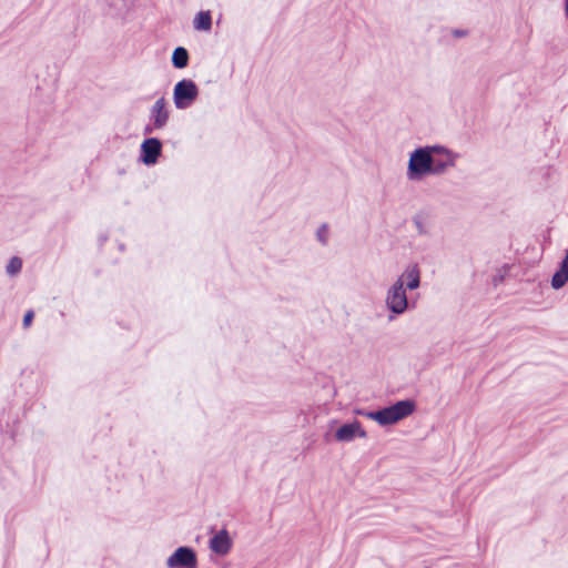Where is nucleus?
Here are the masks:
<instances>
[{"label": "nucleus", "instance_id": "obj_1", "mask_svg": "<svg viewBox=\"0 0 568 568\" xmlns=\"http://www.w3.org/2000/svg\"><path fill=\"white\" fill-rule=\"evenodd\" d=\"M430 145L419 146L409 153L406 178L410 182H420L429 175H436Z\"/></svg>", "mask_w": 568, "mask_h": 568}, {"label": "nucleus", "instance_id": "obj_2", "mask_svg": "<svg viewBox=\"0 0 568 568\" xmlns=\"http://www.w3.org/2000/svg\"><path fill=\"white\" fill-rule=\"evenodd\" d=\"M416 405L412 399H404L376 412H361L357 414L376 422L381 426H388L400 422L414 413Z\"/></svg>", "mask_w": 568, "mask_h": 568}, {"label": "nucleus", "instance_id": "obj_3", "mask_svg": "<svg viewBox=\"0 0 568 568\" xmlns=\"http://www.w3.org/2000/svg\"><path fill=\"white\" fill-rule=\"evenodd\" d=\"M384 303L390 313L389 320L403 315L409 308L407 291L402 287L400 283L393 282L385 292Z\"/></svg>", "mask_w": 568, "mask_h": 568}, {"label": "nucleus", "instance_id": "obj_4", "mask_svg": "<svg viewBox=\"0 0 568 568\" xmlns=\"http://www.w3.org/2000/svg\"><path fill=\"white\" fill-rule=\"evenodd\" d=\"M197 85L190 79H183L174 85L173 102L176 109H187L197 99Z\"/></svg>", "mask_w": 568, "mask_h": 568}, {"label": "nucleus", "instance_id": "obj_5", "mask_svg": "<svg viewBox=\"0 0 568 568\" xmlns=\"http://www.w3.org/2000/svg\"><path fill=\"white\" fill-rule=\"evenodd\" d=\"M430 151L433 154V162L435 163V173L436 175L444 174L447 170L454 168L456 165L459 155L440 144L430 145Z\"/></svg>", "mask_w": 568, "mask_h": 568}, {"label": "nucleus", "instance_id": "obj_6", "mask_svg": "<svg viewBox=\"0 0 568 568\" xmlns=\"http://www.w3.org/2000/svg\"><path fill=\"white\" fill-rule=\"evenodd\" d=\"M166 568H197V557L191 547H179L166 558Z\"/></svg>", "mask_w": 568, "mask_h": 568}, {"label": "nucleus", "instance_id": "obj_7", "mask_svg": "<svg viewBox=\"0 0 568 568\" xmlns=\"http://www.w3.org/2000/svg\"><path fill=\"white\" fill-rule=\"evenodd\" d=\"M422 271L417 263L407 264L403 272L394 281L400 283L406 291H415L420 286Z\"/></svg>", "mask_w": 568, "mask_h": 568}, {"label": "nucleus", "instance_id": "obj_8", "mask_svg": "<svg viewBox=\"0 0 568 568\" xmlns=\"http://www.w3.org/2000/svg\"><path fill=\"white\" fill-rule=\"evenodd\" d=\"M233 547V539L226 529H220L209 540L210 550L220 557L230 554Z\"/></svg>", "mask_w": 568, "mask_h": 568}, {"label": "nucleus", "instance_id": "obj_9", "mask_svg": "<svg viewBox=\"0 0 568 568\" xmlns=\"http://www.w3.org/2000/svg\"><path fill=\"white\" fill-rule=\"evenodd\" d=\"M367 433L358 420L343 424L335 432V439L338 443H349L355 438H366Z\"/></svg>", "mask_w": 568, "mask_h": 568}, {"label": "nucleus", "instance_id": "obj_10", "mask_svg": "<svg viewBox=\"0 0 568 568\" xmlns=\"http://www.w3.org/2000/svg\"><path fill=\"white\" fill-rule=\"evenodd\" d=\"M142 161L146 165L154 164L161 153V142L158 139L150 138L142 145Z\"/></svg>", "mask_w": 568, "mask_h": 568}, {"label": "nucleus", "instance_id": "obj_11", "mask_svg": "<svg viewBox=\"0 0 568 568\" xmlns=\"http://www.w3.org/2000/svg\"><path fill=\"white\" fill-rule=\"evenodd\" d=\"M151 115L155 129H162L165 126L169 120V111L166 109V102L164 98H160L154 102L151 109Z\"/></svg>", "mask_w": 568, "mask_h": 568}, {"label": "nucleus", "instance_id": "obj_12", "mask_svg": "<svg viewBox=\"0 0 568 568\" xmlns=\"http://www.w3.org/2000/svg\"><path fill=\"white\" fill-rule=\"evenodd\" d=\"M193 28L196 31L209 32L212 29V16L210 11H200L193 19Z\"/></svg>", "mask_w": 568, "mask_h": 568}, {"label": "nucleus", "instance_id": "obj_13", "mask_svg": "<svg viewBox=\"0 0 568 568\" xmlns=\"http://www.w3.org/2000/svg\"><path fill=\"white\" fill-rule=\"evenodd\" d=\"M189 63V53L185 48L178 47L172 53V64L176 69H184Z\"/></svg>", "mask_w": 568, "mask_h": 568}, {"label": "nucleus", "instance_id": "obj_14", "mask_svg": "<svg viewBox=\"0 0 568 568\" xmlns=\"http://www.w3.org/2000/svg\"><path fill=\"white\" fill-rule=\"evenodd\" d=\"M22 270V260L18 256H13L10 258L6 266V272L9 276L18 275Z\"/></svg>", "mask_w": 568, "mask_h": 568}, {"label": "nucleus", "instance_id": "obj_15", "mask_svg": "<svg viewBox=\"0 0 568 568\" xmlns=\"http://www.w3.org/2000/svg\"><path fill=\"white\" fill-rule=\"evenodd\" d=\"M315 236H316V240L322 244V245H327L328 243V239H329V229H328V225L327 224H322L317 227L316 232H315Z\"/></svg>", "mask_w": 568, "mask_h": 568}, {"label": "nucleus", "instance_id": "obj_16", "mask_svg": "<svg viewBox=\"0 0 568 568\" xmlns=\"http://www.w3.org/2000/svg\"><path fill=\"white\" fill-rule=\"evenodd\" d=\"M414 224H415L416 231L419 235H428L429 234V230H428L425 221H423L419 216H416L414 219Z\"/></svg>", "mask_w": 568, "mask_h": 568}, {"label": "nucleus", "instance_id": "obj_17", "mask_svg": "<svg viewBox=\"0 0 568 568\" xmlns=\"http://www.w3.org/2000/svg\"><path fill=\"white\" fill-rule=\"evenodd\" d=\"M33 312L32 311H28L26 314H24V317H23V326L27 328L31 325L32 323V320H33Z\"/></svg>", "mask_w": 568, "mask_h": 568}, {"label": "nucleus", "instance_id": "obj_18", "mask_svg": "<svg viewBox=\"0 0 568 568\" xmlns=\"http://www.w3.org/2000/svg\"><path fill=\"white\" fill-rule=\"evenodd\" d=\"M468 32L467 30H464V29H453L452 30V36L455 37V38H465L467 37Z\"/></svg>", "mask_w": 568, "mask_h": 568}, {"label": "nucleus", "instance_id": "obj_19", "mask_svg": "<svg viewBox=\"0 0 568 568\" xmlns=\"http://www.w3.org/2000/svg\"><path fill=\"white\" fill-rule=\"evenodd\" d=\"M565 11H566V16L568 17V0H566V8H565Z\"/></svg>", "mask_w": 568, "mask_h": 568}]
</instances>
